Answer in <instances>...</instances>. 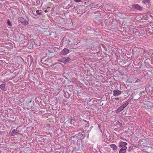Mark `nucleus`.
<instances>
[{
    "label": "nucleus",
    "instance_id": "obj_21",
    "mask_svg": "<svg viewBox=\"0 0 153 153\" xmlns=\"http://www.w3.org/2000/svg\"><path fill=\"white\" fill-rule=\"evenodd\" d=\"M74 1L76 2H80L81 1V0H74Z\"/></svg>",
    "mask_w": 153,
    "mask_h": 153
},
{
    "label": "nucleus",
    "instance_id": "obj_15",
    "mask_svg": "<svg viewBox=\"0 0 153 153\" xmlns=\"http://www.w3.org/2000/svg\"><path fill=\"white\" fill-rule=\"evenodd\" d=\"M143 3L144 4L149 3L150 2V0H143Z\"/></svg>",
    "mask_w": 153,
    "mask_h": 153
},
{
    "label": "nucleus",
    "instance_id": "obj_9",
    "mask_svg": "<svg viewBox=\"0 0 153 153\" xmlns=\"http://www.w3.org/2000/svg\"><path fill=\"white\" fill-rule=\"evenodd\" d=\"M67 54V48H65L61 52V54L62 55H64Z\"/></svg>",
    "mask_w": 153,
    "mask_h": 153
},
{
    "label": "nucleus",
    "instance_id": "obj_19",
    "mask_svg": "<svg viewBox=\"0 0 153 153\" xmlns=\"http://www.w3.org/2000/svg\"><path fill=\"white\" fill-rule=\"evenodd\" d=\"M140 79H137L136 80V81L135 82H140Z\"/></svg>",
    "mask_w": 153,
    "mask_h": 153
},
{
    "label": "nucleus",
    "instance_id": "obj_24",
    "mask_svg": "<svg viewBox=\"0 0 153 153\" xmlns=\"http://www.w3.org/2000/svg\"><path fill=\"white\" fill-rule=\"evenodd\" d=\"M45 13H47L48 12V11L46 9L45 10Z\"/></svg>",
    "mask_w": 153,
    "mask_h": 153
},
{
    "label": "nucleus",
    "instance_id": "obj_26",
    "mask_svg": "<svg viewBox=\"0 0 153 153\" xmlns=\"http://www.w3.org/2000/svg\"><path fill=\"white\" fill-rule=\"evenodd\" d=\"M98 127H99V128H100V126L99 125H98Z\"/></svg>",
    "mask_w": 153,
    "mask_h": 153
},
{
    "label": "nucleus",
    "instance_id": "obj_3",
    "mask_svg": "<svg viewBox=\"0 0 153 153\" xmlns=\"http://www.w3.org/2000/svg\"><path fill=\"white\" fill-rule=\"evenodd\" d=\"M135 9L140 10H142V8L138 4H134L132 6Z\"/></svg>",
    "mask_w": 153,
    "mask_h": 153
},
{
    "label": "nucleus",
    "instance_id": "obj_8",
    "mask_svg": "<svg viewBox=\"0 0 153 153\" xmlns=\"http://www.w3.org/2000/svg\"><path fill=\"white\" fill-rule=\"evenodd\" d=\"M45 0H36V3L37 4L41 6Z\"/></svg>",
    "mask_w": 153,
    "mask_h": 153
},
{
    "label": "nucleus",
    "instance_id": "obj_14",
    "mask_svg": "<svg viewBox=\"0 0 153 153\" xmlns=\"http://www.w3.org/2000/svg\"><path fill=\"white\" fill-rule=\"evenodd\" d=\"M135 148V146H130L129 147V149H128V151L130 152L131 150L134 149Z\"/></svg>",
    "mask_w": 153,
    "mask_h": 153
},
{
    "label": "nucleus",
    "instance_id": "obj_16",
    "mask_svg": "<svg viewBox=\"0 0 153 153\" xmlns=\"http://www.w3.org/2000/svg\"><path fill=\"white\" fill-rule=\"evenodd\" d=\"M74 120L73 119H70V120L69 121L68 123H69L70 124H72L74 122H73V121Z\"/></svg>",
    "mask_w": 153,
    "mask_h": 153
},
{
    "label": "nucleus",
    "instance_id": "obj_20",
    "mask_svg": "<svg viewBox=\"0 0 153 153\" xmlns=\"http://www.w3.org/2000/svg\"><path fill=\"white\" fill-rule=\"evenodd\" d=\"M117 122L118 123H117L118 124L119 123V125L120 126H122V123H120L119 122Z\"/></svg>",
    "mask_w": 153,
    "mask_h": 153
},
{
    "label": "nucleus",
    "instance_id": "obj_11",
    "mask_svg": "<svg viewBox=\"0 0 153 153\" xmlns=\"http://www.w3.org/2000/svg\"><path fill=\"white\" fill-rule=\"evenodd\" d=\"M123 109V108L121 106L116 110V112L117 113H118L121 111Z\"/></svg>",
    "mask_w": 153,
    "mask_h": 153
},
{
    "label": "nucleus",
    "instance_id": "obj_2",
    "mask_svg": "<svg viewBox=\"0 0 153 153\" xmlns=\"http://www.w3.org/2000/svg\"><path fill=\"white\" fill-rule=\"evenodd\" d=\"M127 145V143L125 142L120 141L119 144V146L120 148H122L123 147L126 146Z\"/></svg>",
    "mask_w": 153,
    "mask_h": 153
},
{
    "label": "nucleus",
    "instance_id": "obj_10",
    "mask_svg": "<svg viewBox=\"0 0 153 153\" xmlns=\"http://www.w3.org/2000/svg\"><path fill=\"white\" fill-rule=\"evenodd\" d=\"M21 22L25 25H27L28 24L27 22L24 19L21 20Z\"/></svg>",
    "mask_w": 153,
    "mask_h": 153
},
{
    "label": "nucleus",
    "instance_id": "obj_5",
    "mask_svg": "<svg viewBox=\"0 0 153 153\" xmlns=\"http://www.w3.org/2000/svg\"><path fill=\"white\" fill-rule=\"evenodd\" d=\"M19 131L16 129H13L10 133V135L11 136H14L17 133L19 132Z\"/></svg>",
    "mask_w": 153,
    "mask_h": 153
},
{
    "label": "nucleus",
    "instance_id": "obj_29",
    "mask_svg": "<svg viewBox=\"0 0 153 153\" xmlns=\"http://www.w3.org/2000/svg\"><path fill=\"white\" fill-rule=\"evenodd\" d=\"M64 15L65 16H65V15H66V14H65V13H64Z\"/></svg>",
    "mask_w": 153,
    "mask_h": 153
},
{
    "label": "nucleus",
    "instance_id": "obj_28",
    "mask_svg": "<svg viewBox=\"0 0 153 153\" xmlns=\"http://www.w3.org/2000/svg\"><path fill=\"white\" fill-rule=\"evenodd\" d=\"M67 51H68V53L69 52V50L68 49L67 50Z\"/></svg>",
    "mask_w": 153,
    "mask_h": 153
},
{
    "label": "nucleus",
    "instance_id": "obj_25",
    "mask_svg": "<svg viewBox=\"0 0 153 153\" xmlns=\"http://www.w3.org/2000/svg\"><path fill=\"white\" fill-rule=\"evenodd\" d=\"M100 131L101 132H102V130L100 129Z\"/></svg>",
    "mask_w": 153,
    "mask_h": 153
},
{
    "label": "nucleus",
    "instance_id": "obj_7",
    "mask_svg": "<svg viewBox=\"0 0 153 153\" xmlns=\"http://www.w3.org/2000/svg\"><path fill=\"white\" fill-rule=\"evenodd\" d=\"M59 61L61 62L66 64L67 63V59L66 57H64L60 59Z\"/></svg>",
    "mask_w": 153,
    "mask_h": 153
},
{
    "label": "nucleus",
    "instance_id": "obj_13",
    "mask_svg": "<svg viewBox=\"0 0 153 153\" xmlns=\"http://www.w3.org/2000/svg\"><path fill=\"white\" fill-rule=\"evenodd\" d=\"M128 104V102H126L122 105H121L122 108L124 109L126 107Z\"/></svg>",
    "mask_w": 153,
    "mask_h": 153
},
{
    "label": "nucleus",
    "instance_id": "obj_1",
    "mask_svg": "<svg viewBox=\"0 0 153 153\" xmlns=\"http://www.w3.org/2000/svg\"><path fill=\"white\" fill-rule=\"evenodd\" d=\"M121 92L118 90H114L113 91V95L115 97H117L120 95Z\"/></svg>",
    "mask_w": 153,
    "mask_h": 153
},
{
    "label": "nucleus",
    "instance_id": "obj_4",
    "mask_svg": "<svg viewBox=\"0 0 153 153\" xmlns=\"http://www.w3.org/2000/svg\"><path fill=\"white\" fill-rule=\"evenodd\" d=\"M127 146L123 147L119 151V153H125L126 152V149H127Z\"/></svg>",
    "mask_w": 153,
    "mask_h": 153
},
{
    "label": "nucleus",
    "instance_id": "obj_22",
    "mask_svg": "<svg viewBox=\"0 0 153 153\" xmlns=\"http://www.w3.org/2000/svg\"><path fill=\"white\" fill-rule=\"evenodd\" d=\"M119 99V97H116L115 98V100H118Z\"/></svg>",
    "mask_w": 153,
    "mask_h": 153
},
{
    "label": "nucleus",
    "instance_id": "obj_17",
    "mask_svg": "<svg viewBox=\"0 0 153 153\" xmlns=\"http://www.w3.org/2000/svg\"><path fill=\"white\" fill-rule=\"evenodd\" d=\"M7 23L8 25L9 26H12V24L10 22V21L8 19L7 22Z\"/></svg>",
    "mask_w": 153,
    "mask_h": 153
},
{
    "label": "nucleus",
    "instance_id": "obj_27",
    "mask_svg": "<svg viewBox=\"0 0 153 153\" xmlns=\"http://www.w3.org/2000/svg\"><path fill=\"white\" fill-rule=\"evenodd\" d=\"M51 33H49L48 36H51Z\"/></svg>",
    "mask_w": 153,
    "mask_h": 153
},
{
    "label": "nucleus",
    "instance_id": "obj_18",
    "mask_svg": "<svg viewBox=\"0 0 153 153\" xmlns=\"http://www.w3.org/2000/svg\"><path fill=\"white\" fill-rule=\"evenodd\" d=\"M36 13L37 14L40 15H42V13L41 12H39V10H37L36 11Z\"/></svg>",
    "mask_w": 153,
    "mask_h": 153
},
{
    "label": "nucleus",
    "instance_id": "obj_12",
    "mask_svg": "<svg viewBox=\"0 0 153 153\" xmlns=\"http://www.w3.org/2000/svg\"><path fill=\"white\" fill-rule=\"evenodd\" d=\"M110 146L114 150H116L117 149V146L114 144L110 145Z\"/></svg>",
    "mask_w": 153,
    "mask_h": 153
},
{
    "label": "nucleus",
    "instance_id": "obj_23",
    "mask_svg": "<svg viewBox=\"0 0 153 153\" xmlns=\"http://www.w3.org/2000/svg\"><path fill=\"white\" fill-rule=\"evenodd\" d=\"M70 60V59L69 57H68V62Z\"/></svg>",
    "mask_w": 153,
    "mask_h": 153
},
{
    "label": "nucleus",
    "instance_id": "obj_6",
    "mask_svg": "<svg viewBox=\"0 0 153 153\" xmlns=\"http://www.w3.org/2000/svg\"><path fill=\"white\" fill-rule=\"evenodd\" d=\"M5 83L4 82L0 85V88H1L2 90L5 91L6 90L5 88Z\"/></svg>",
    "mask_w": 153,
    "mask_h": 153
}]
</instances>
